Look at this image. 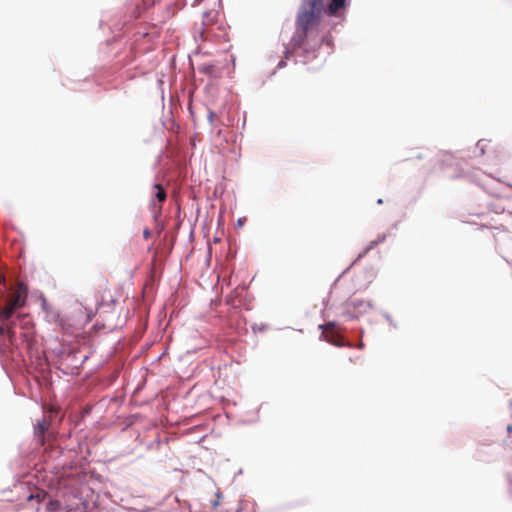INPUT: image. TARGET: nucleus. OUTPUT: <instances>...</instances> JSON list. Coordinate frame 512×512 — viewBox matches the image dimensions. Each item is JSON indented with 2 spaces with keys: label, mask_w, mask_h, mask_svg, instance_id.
<instances>
[{
  "label": "nucleus",
  "mask_w": 512,
  "mask_h": 512,
  "mask_svg": "<svg viewBox=\"0 0 512 512\" xmlns=\"http://www.w3.org/2000/svg\"><path fill=\"white\" fill-rule=\"evenodd\" d=\"M346 0H331L328 6V14L335 15L340 9L345 6Z\"/></svg>",
  "instance_id": "nucleus-9"
},
{
  "label": "nucleus",
  "mask_w": 512,
  "mask_h": 512,
  "mask_svg": "<svg viewBox=\"0 0 512 512\" xmlns=\"http://www.w3.org/2000/svg\"><path fill=\"white\" fill-rule=\"evenodd\" d=\"M49 428V423L43 419L42 421H38L35 425V435L37 438V441L40 445L45 444V433Z\"/></svg>",
  "instance_id": "nucleus-4"
},
{
  "label": "nucleus",
  "mask_w": 512,
  "mask_h": 512,
  "mask_svg": "<svg viewBox=\"0 0 512 512\" xmlns=\"http://www.w3.org/2000/svg\"><path fill=\"white\" fill-rule=\"evenodd\" d=\"M1 335H4V330H3V326H2V324L0 323V336H1Z\"/></svg>",
  "instance_id": "nucleus-16"
},
{
  "label": "nucleus",
  "mask_w": 512,
  "mask_h": 512,
  "mask_svg": "<svg viewBox=\"0 0 512 512\" xmlns=\"http://www.w3.org/2000/svg\"><path fill=\"white\" fill-rule=\"evenodd\" d=\"M154 189L156 190V193H155V198L160 202V203H163L166 198H167V194H166V191L165 189L163 188L162 185L160 184H155L154 185Z\"/></svg>",
  "instance_id": "nucleus-10"
},
{
  "label": "nucleus",
  "mask_w": 512,
  "mask_h": 512,
  "mask_svg": "<svg viewBox=\"0 0 512 512\" xmlns=\"http://www.w3.org/2000/svg\"><path fill=\"white\" fill-rule=\"evenodd\" d=\"M1 324L3 326L4 335H6L8 339L12 342L15 338V322L7 321Z\"/></svg>",
  "instance_id": "nucleus-8"
},
{
  "label": "nucleus",
  "mask_w": 512,
  "mask_h": 512,
  "mask_svg": "<svg viewBox=\"0 0 512 512\" xmlns=\"http://www.w3.org/2000/svg\"><path fill=\"white\" fill-rule=\"evenodd\" d=\"M320 327L323 329L324 337L326 335H329L330 333L336 332L335 331V323H333V322H328L324 325H321Z\"/></svg>",
  "instance_id": "nucleus-11"
},
{
  "label": "nucleus",
  "mask_w": 512,
  "mask_h": 512,
  "mask_svg": "<svg viewBox=\"0 0 512 512\" xmlns=\"http://www.w3.org/2000/svg\"><path fill=\"white\" fill-rule=\"evenodd\" d=\"M143 235H144L145 239L150 238V236H151L150 230L149 229H145Z\"/></svg>",
  "instance_id": "nucleus-14"
},
{
  "label": "nucleus",
  "mask_w": 512,
  "mask_h": 512,
  "mask_svg": "<svg viewBox=\"0 0 512 512\" xmlns=\"http://www.w3.org/2000/svg\"><path fill=\"white\" fill-rule=\"evenodd\" d=\"M384 240H385V236H382V237H380V238L378 239V241H373V242H371V245L367 248V250L371 249L374 245H376L377 243L382 242V241H384Z\"/></svg>",
  "instance_id": "nucleus-13"
},
{
  "label": "nucleus",
  "mask_w": 512,
  "mask_h": 512,
  "mask_svg": "<svg viewBox=\"0 0 512 512\" xmlns=\"http://www.w3.org/2000/svg\"><path fill=\"white\" fill-rule=\"evenodd\" d=\"M219 11L215 9H211L205 11L202 15V25L210 26L215 24L218 21Z\"/></svg>",
  "instance_id": "nucleus-5"
},
{
  "label": "nucleus",
  "mask_w": 512,
  "mask_h": 512,
  "mask_svg": "<svg viewBox=\"0 0 512 512\" xmlns=\"http://www.w3.org/2000/svg\"><path fill=\"white\" fill-rule=\"evenodd\" d=\"M325 0H303L296 15V33L292 39L298 47H303L309 35L321 21Z\"/></svg>",
  "instance_id": "nucleus-1"
},
{
  "label": "nucleus",
  "mask_w": 512,
  "mask_h": 512,
  "mask_svg": "<svg viewBox=\"0 0 512 512\" xmlns=\"http://www.w3.org/2000/svg\"><path fill=\"white\" fill-rule=\"evenodd\" d=\"M213 116H214V113L213 112H209V119H210V122L213 121Z\"/></svg>",
  "instance_id": "nucleus-15"
},
{
  "label": "nucleus",
  "mask_w": 512,
  "mask_h": 512,
  "mask_svg": "<svg viewBox=\"0 0 512 512\" xmlns=\"http://www.w3.org/2000/svg\"><path fill=\"white\" fill-rule=\"evenodd\" d=\"M325 339L329 343H331L332 345L337 346V347H344V346L352 347V345L350 343H346L344 341L343 337L340 334H338L337 332H333V333H330L329 335H326Z\"/></svg>",
  "instance_id": "nucleus-6"
},
{
  "label": "nucleus",
  "mask_w": 512,
  "mask_h": 512,
  "mask_svg": "<svg viewBox=\"0 0 512 512\" xmlns=\"http://www.w3.org/2000/svg\"><path fill=\"white\" fill-rule=\"evenodd\" d=\"M16 310L17 308L7 302L5 307L0 310V323L9 321Z\"/></svg>",
  "instance_id": "nucleus-7"
},
{
  "label": "nucleus",
  "mask_w": 512,
  "mask_h": 512,
  "mask_svg": "<svg viewBox=\"0 0 512 512\" xmlns=\"http://www.w3.org/2000/svg\"><path fill=\"white\" fill-rule=\"evenodd\" d=\"M364 347V344L362 342H360V344L358 345V348L362 349Z\"/></svg>",
  "instance_id": "nucleus-17"
},
{
  "label": "nucleus",
  "mask_w": 512,
  "mask_h": 512,
  "mask_svg": "<svg viewBox=\"0 0 512 512\" xmlns=\"http://www.w3.org/2000/svg\"><path fill=\"white\" fill-rule=\"evenodd\" d=\"M345 314L350 319L358 318L361 315L367 313L373 308V304L370 301H366L359 298H351L346 301Z\"/></svg>",
  "instance_id": "nucleus-2"
},
{
  "label": "nucleus",
  "mask_w": 512,
  "mask_h": 512,
  "mask_svg": "<svg viewBox=\"0 0 512 512\" xmlns=\"http://www.w3.org/2000/svg\"><path fill=\"white\" fill-rule=\"evenodd\" d=\"M27 299V287L24 284H18L15 291L8 300V303L19 309L23 307Z\"/></svg>",
  "instance_id": "nucleus-3"
},
{
  "label": "nucleus",
  "mask_w": 512,
  "mask_h": 512,
  "mask_svg": "<svg viewBox=\"0 0 512 512\" xmlns=\"http://www.w3.org/2000/svg\"><path fill=\"white\" fill-rule=\"evenodd\" d=\"M507 431H508V439H507V444L512 446V425H508L507 426Z\"/></svg>",
  "instance_id": "nucleus-12"
}]
</instances>
